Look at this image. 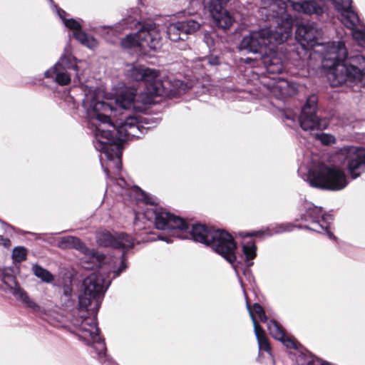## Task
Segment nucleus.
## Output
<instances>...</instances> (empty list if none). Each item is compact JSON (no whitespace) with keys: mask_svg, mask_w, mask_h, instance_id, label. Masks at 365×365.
<instances>
[{"mask_svg":"<svg viewBox=\"0 0 365 365\" xmlns=\"http://www.w3.org/2000/svg\"><path fill=\"white\" fill-rule=\"evenodd\" d=\"M82 106L95 125L93 145L96 150L104 154L109 161V167L114 169L115 176L110 177L109 170L103 168L107 177L106 193L113 192L123 200L135 197L146 204V207L155 205V198L141 190L138 187L131 186L120 175L122 168L123 142L132 138H140L146 129L140 125L137 119L126 116L125 120H111L114 111L110 104L100 101L94 93L85 95Z\"/></svg>","mask_w":365,"mask_h":365,"instance_id":"nucleus-1","label":"nucleus"},{"mask_svg":"<svg viewBox=\"0 0 365 365\" xmlns=\"http://www.w3.org/2000/svg\"><path fill=\"white\" fill-rule=\"evenodd\" d=\"M143 219L153 222L158 230L179 232L181 234L177 236L180 239H192L195 242L210 247L232 264L237 274L238 265L242 261L246 262L247 267L253 264L252 261L256 257L257 247L252 240L242 244V255L237 256L235 252L237 245L233 237L223 230L209 227L201 224L192 225L189 230V225L185 220L164 210L157 204L151 205V207H145L143 212L135 213V232L146 230L145 226L140 224V220ZM147 233L145 230V234Z\"/></svg>","mask_w":365,"mask_h":365,"instance_id":"nucleus-2","label":"nucleus"},{"mask_svg":"<svg viewBox=\"0 0 365 365\" xmlns=\"http://www.w3.org/2000/svg\"><path fill=\"white\" fill-rule=\"evenodd\" d=\"M111 283L109 277L96 271L86 277L83 282V292L78 296L79 308L75 312L79 317H73L71 322L76 328L79 338L91 346L93 356L101 365H118L106 354L104 339L99 335L97 327V313L104 294Z\"/></svg>","mask_w":365,"mask_h":365,"instance_id":"nucleus-3","label":"nucleus"},{"mask_svg":"<svg viewBox=\"0 0 365 365\" xmlns=\"http://www.w3.org/2000/svg\"><path fill=\"white\" fill-rule=\"evenodd\" d=\"M324 66L329 68L327 78L332 87L342 84L361 86L365 79V57L360 54L347 58L343 41L328 42L324 46Z\"/></svg>","mask_w":365,"mask_h":365,"instance_id":"nucleus-4","label":"nucleus"},{"mask_svg":"<svg viewBox=\"0 0 365 365\" xmlns=\"http://www.w3.org/2000/svg\"><path fill=\"white\" fill-rule=\"evenodd\" d=\"M257 18L267 23L264 28L272 29L281 36L279 41H287L292 34L294 20L287 13L286 4L282 0H261Z\"/></svg>","mask_w":365,"mask_h":365,"instance_id":"nucleus-5","label":"nucleus"},{"mask_svg":"<svg viewBox=\"0 0 365 365\" xmlns=\"http://www.w3.org/2000/svg\"><path fill=\"white\" fill-rule=\"evenodd\" d=\"M318 98L316 95L309 96L305 104L301 109L299 115V109L290 108L282 109L280 110L282 118L284 120H289L287 125L292 126L297 120L302 129L312 133L316 130H323L327 128L329 121L327 118H320L317 115Z\"/></svg>","mask_w":365,"mask_h":365,"instance_id":"nucleus-6","label":"nucleus"},{"mask_svg":"<svg viewBox=\"0 0 365 365\" xmlns=\"http://www.w3.org/2000/svg\"><path fill=\"white\" fill-rule=\"evenodd\" d=\"M305 180L312 187L330 191L341 190L349 183L347 176L341 169L325 164L309 169Z\"/></svg>","mask_w":365,"mask_h":365,"instance_id":"nucleus-7","label":"nucleus"},{"mask_svg":"<svg viewBox=\"0 0 365 365\" xmlns=\"http://www.w3.org/2000/svg\"><path fill=\"white\" fill-rule=\"evenodd\" d=\"M138 24H139L140 28L136 33L127 34L121 40L122 47L125 48L134 47L149 48L151 50L160 48L163 32L160 27L151 21L143 24L138 22Z\"/></svg>","mask_w":365,"mask_h":365,"instance_id":"nucleus-8","label":"nucleus"},{"mask_svg":"<svg viewBox=\"0 0 365 365\" xmlns=\"http://www.w3.org/2000/svg\"><path fill=\"white\" fill-rule=\"evenodd\" d=\"M73 73L80 81L78 61L71 53L64 52L58 61L44 72V78L59 86H67L71 81Z\"/></svg>","mask_w":365,"mask_h":365,"instance_id":"nucleus-9","label":"nucleus"},{"mask_svg":"<svg viewBox=\"0 0 365 365\" xmlns=\"http://www.w3.org/2000/svg\"><path fill=\"white\" fill-rule=\"evenodd\" d=\"M280 36L273 32L269 28H262L252 31L245 36L240 43V49L250 53H259L260 56L266 53V48L269 45L281 44L285 41H279Z\"/></svg>","mask_w":365,"mask_h":365,"instance_id":"nucleus-10","label":"nucleus"},{"mask_svg":"<svg viewBox=\"0 0 365 365\" xmlns=\"http://www.w3.org/2000/svg\"><path fill=\"white\" fill-rule=\"evenodd\" d=\"M126 76L133 81L145 83L146 93L158 96L163 93V85L159 78V71L144 66L133 64L126 71Z\"/></svg>","mask_w":365,"mask_h":365,"instance_id":"nucleus-11","label":"nucleus"},{"mask_svg":"<svg viewBox=\"0 0 365 365\" xmlns=\"http://www.w3.org/2000/svg\"><path fill=\"white\" fill-rule=\"evenodd\" d=\"M341 15V22L351 30L354 40L362 47H365V32L356 29L360 25L356 13L351 9V0H329Z\"/></svg>","mask_w":365,"mask_h":365,"instance_id":"nucleus-12","label":"nucleus"},{"mask_svg":"<svg viewBox=\"0 0 365 365\" xmlns=\"http://www.w3.org/2000/svg\"><path fill=\"white\" fill-rule=\"evenodd\" d=\"M305 210L300 216V220L305 222L300 228L309 230L319 233L326 232L330 239L335 238L333 233L327 231L329 222V216L324 215L322 207L314 206L312 204H306Z\"/></svg>","mask_w":365,"mask_h":365,"instance_id":"nucleus-13","label":"nucleus"},{"mask_svg":"<svg viewBox=\"0 0 365 365\" xmlns=\"http://www.w3.org/2000/svg\"><path fill=\"white\" fill-rule=\"evenodd\" d=\"M122 252L119 256H106L99 252L96 251L99 255L103 256V259L100 260V264H96L95 262H89L83 266L86 269H96L101 272L104 276L109 277L110 280L120 276V274L127 268L125 263V253L129 250H121Z\"/></svg>","mask_w":365,"mask_h":365,"instance_id":"nucleus-14","label":"nucleus"},{"mask_svg":"<svg viewBox=\"0 0 365 365\" xmlns=\"http://www.w3.org/2000/svg\"><path fill=\"white\" fill-rule=\"evenodd\" d=\"M230 0H202L204 9L211 16L216 26L223 30L229 29L233 23L230 14L224 8Z\"/></svg>","mask_w":365,"mask_h":365,"instance_id":"nucleus-15","label":"nucleus"},{"mask_svg":"<svg viewBox=\"0 0 365 365\" xmlns=\"http://www.w3.org/2000/svg\"><path fill=\"white\" fill-rule=\"evenodd\" d=\"M98 243L103 247H110L115 249L130 250L133 248L135 242H140L137 238H133L131 236L124 232L113 235L109 232L105 231L98 234Z\"/></svg>","mask_w":365,"mask_h":365,"instance_id":"nucleus-16","label":"nucleus"},{"mask_svg":"<svg viewBox=\"0 0 365 365\" xmlns=\"http://www.w3.org/2000/svg\"><path fill=\"white\" fill-rule=\"evenodd\" d=\"M58 247L61 249L73 248L84 255L83 264L93 262L96 264H100V260L103 259V256L99 255L96 250H91L81 242V240L73 236H66L61 238L58 242Z\"/></svg>","mask_w":365,"mask_h":365,"instance_id":"nucleus-17","label":"nucleus"},{"mask_svg":"<svg viewBox=\"0 0 365 365\" xmlns=\"http://www.w3.org/2000/svg\"><path fill=\"white\" fill-rule=\"evenodd\" d=\"M322 34V30L316 23L298 24L295 31L296 39L304 48L320 44Z\"/></svg>","mask_w":365,"mask_h":365,"instance_id":"nucleus-18","label":"nucleus"},{"mask_svg":"<svg viewBox=\"0 0 365 365\" xmlns=\"http://www.w3.org/2000/svg\"><path fill=\"white\" fill-rule=\"evenodd\" d=\"M200 26V21L192 19L178 21L168 26L167 34L172 41H185L188 35L196 32Z\"/></svg>","mask_w":365,"mask_h":365,"instance_id":"nucleus-19","label":"nucleus"},{"mask_svg":"<svg viewBox=\"0 0 365 365\" xmlns=\"http://www.w3.org/2000/svg\"><path fill=\"white\" fill-rule=\"evenodd\" d=\"M345 162L352 179H356L365 172V149L349 147L346 150Z\"/></svg>","mask_w":365,"mask_h":365,"instance_id":"nucleus-20","label":"nucleus"},{"mask_svg":"<svg viewBox=\"0 0 365 365\" xmlns=\"http://www.w3.org/2000/svg\"><path fill=\"white\" fill-rule=\"evenodd\" d=\"M266 95L269 98L284 101L287 97L293 96L297 92V86L294 83L278 78H274L270 83H264Z\"/></svg>","mask_w":365,"mask_h":365,"instance_id":"nucleus-21","label":"nucleus"},{"mask_svg":"<svg viewBox=\"0 0 365 365\" xmlns=\"http://www.w3.org/2000/svg\"><path fill=\"white\" fill-rule=\"evenodd\" d=\"M291 5L297 12L316 17L322 16L327 11L325 0H292Z\"/></svg>","mask_w":365,"mask_h":365,"instance_id":"nucleus-22","label":"nucleus"},{"mask_svg":"<svg viewBox=\"0 0 365 365\" xmlns=\"http://www.w3.org/2000/svg\"><path fill=\"white\" fill-rule=\"evenodd\" d=\"M261 61L268 73L279 74L284 69L282 59L274 52L262 54Z\"/></svg>","mask_w":365,"mask_h":365,"instance_id":"nucleus-23","label":"nucleus"},{"mask_svg":"<svg viewBox=\"0 0 365 365\" xmlns=\"http://www.w3.org/2000/svg\"><path fill=\"white\" fill-rule=\"evenodd\" d=\"M136 95V89L133 88H125L116 97L115 106L123 110H128L134 108Z\"/></svg>","mask_w":365,"mask_h":365,"instance_id":"nucleus-24","label":"nucleus"},{"mask_svg":"<svg viewBox=\"0 0 365 365\" xmlns=\"http://www.w3.org/2000/svg\"><path fill=\"white\" fill-rule=\"evenodd\" d=\"M247 309L250 314V316L252 319L254 325V331L258 342L259 349L261 350H264L267 352H269L271 351V347L269 344L268 339L264 332V330L259 327L258 323L255 319V315H253L252 312L250 308V304L247 302Z\"/></svg>","mask_w":365,"mask_h":365,"instance_id":"nucleus-25","label":"nucleus"},{"mask_svg":"<svg viewBox=\"0 0 365 365\" xmlns=\"http://www.w3.org/2000/svg\"><path fill=\"white\" fill-rule=\"evenodd\" d=\"M60 300H61V306L65 309L72 311V313L71 314V317H68L71 324L73 326V330H71V331L74 333L79 337V335L78 334L76 327L71 322V319H73V317H80V314H78V312H75V310L78 309L79 308V307L78 308H75V300L73 299L72 297L67 296V297H64L63 296H61Z\"/></svg>","mask_w":365,"mask_h":365,"instance_id":"nucleus-26","label":"nucleus"},{"mask_svg":"<svg viewBox=\"0 0 365 365\" xmlns=\"http://www.w3.org/2000/svg\"><path fill=\"white\" fill-rule=\"evenodd\" d=\"M73 36L82 45L90 49L93 50L98 46V42L96 39L93 36L85 33L82 30L78 31H73Z\"/></svg>","mask_w":365,"mask_h":365,"instance_id":"nucleus-27","label":"nucleus"},{"mask_svg":"<svg viewBox=\"0 0 365 365\" xmlns=\"http://www.w3.org/2000/svg\"><path fill=\"white\" fill-rule=\"evenodd\" d=\"M1 281L14 296H17L23 290L13 274L4 273L1 275Z\"/></svg>","mask_w":365,"mask_h":365,"instance_id":"nucleus-28","label":"nucleus"},{"mask_svg":"<svg viewBox=\"0 0 365 365\" xmlns=\"http://www.w3.org/2000/svg\"><path fill=\"white\" fill-rule=\"evenodd\" d=\"M34 274L46 283H51L54 280L53 275L46 269L38 264H34L32 267Z\"/></svg>","mask_w":365,"mask_h":365,"instance_id":"nucleus-29","label":"nucleus"},{"mask_svg":"<svg viewBox=\"0 0 365 365\" xmlns=\"http://www.w3.org/2000/svg\"><path fill=\"white\" fill-rule=\"evenodd\" d=\"M16 297H19L26 307L31 309L34 312L38 314L43 312V309L31 299L24 289Z\"/></svg>","mask_w":365,"mask_h":365,"instance_id":"nucleus-30","label":"nucleus"},{"mask_svg":"<svg viewBox=\"0 0 365 365\" xmlns=\"http://www.w3.org/2000/svg\"><path fill=\"white\" fill-rule=\"evenodd\" d=\"M267 329L270 334L277 340L284 338V331L282 327L275 320L272 319L267 322Z\"/></svg>","mask_w":365,"mask_h":365,"instance_id":"nucleus-31","label":"nucleus"},{"mask_svg":"<svg viewBox=\"0 0 365 365\" xmlns=\"http://www.w3.org/2000/svg\"><path fill=\"white\" fill-rule=\"evenodd\" d=\"M12 257L14 261L21 262L26 259V250L23 247H17L13 250Z\"/></svg>","mask_w":365,"mask_h":365,"instance_id":"nucleus-32","label":"nucleus"},{"mask_svg":"<svg viewBox=\"0 0 365 365\" xmlns=\"http://www.w3.org/2000/svg\"><path fill=\"white\" fill-rule=\"evenodd\" d=\"M216 34L215 33L207 32L204 34V41L208 46L210 50H215L219 43V40L215 38Z\"/></svg>","mask_w":365,"mask_h":365,"instance_id":"nucleus-33","label":"nucleus"},{"mask_svg":"<svg viewBox=\"0 0 365 365\" xmlns=\"http://www.w3.org/2000/svg\"><path fill=\"white\" fill-rule=\"evenodd\" d=\"M202 65H210V66H217L220 65V58L217 55L210 54L207 56H205L202 58Z\"/></svg>","mask_w":365,"mask_h":365,"instance_id":"nucleus-34","label":"nucleus"},{"mask_svg":"<svg viewBox=\"0 0 365 365\" xmlns=\"http://www.w3.org/2000/svg\"><path fill=\"white\" fill-rule=\"evenodd\" d=\"M63 24L65 26L70 29L74 30V31H81V24L74 19L71 18L65 19Z\"/></svg>","mask_w":365,"mask_h":365,"instance_id":"nucleus-35","label":"nucleus"},{"mask_svg":"<svg viewBox=\"0 0 365 365\" xmlns=\"http://www.w3.org/2000/svg\"><path fill=\"white\" fill-rule=\"evenodd\" d=\"M294 226L289 223H282L274 226L273 228V232L275 234H279L285 232H289L292 230Z\"/></svg>","mask_w":365,"mask_h":365,"instance_id":"nucleus-36","label":"nucleus"},{"mask_svg":"<svg viewBox=\"0 0 365 365\" xmlns=\"http://www.w3.org/2000/svg\"><path fill=\"white\" fill-rule=\"evenodd\" d=\"M316 138L319 139L323 144L329 145L334 142V138L329 134L327 133H316Z\"/></svg>","mask_w":365,"mask_h":365,"instance_id":"nucleus-37","label":"nucleus"},{"mask_svg":"<svg viewBox=\"0 0 365 365\" xmlns=\"http://www.w3.org/2000/svg\"><path fill=\"white\" fill-rule=\"evenodd\" d=\"M286 347L289 348V349H297V345L295 344V342L287 337L285 335H284V338H283L282 340H279Z\"/></svg>","mask_w":365,"mask_h":365,"instance_id":"nucleus-38","label":"nucleus"},{"mask_svg":"<svg viewBox=\"0 0 365 365\" xmlns=\"http://www.w3.org/2000/svg\"><path fill=\"white\" fill-rule=\"evenodd\" d=\"M51 4L53 6V7H54V8L56 9V13H57L58 16H59V18H60V19H61V20L63 21V22H64V20H65V19H67L66 18V16L67 15L66 12L64 10H63V9H60V8H58V7H57V6H56V5H54V4H53H53Z\"/></svg>","mask_w":365,"mask_h":365,"instance_id":"nucleus-39","label":"nucleus"},{"mask_svg":"<svg viewBox=\"0 0 365 365\" xmlns=\"http://www.w3.org/2000/svg\"><path fill=\"white\" fill-rule=\"evenodd\" d=\"M0 246L9 248L11 246L10 240L7 237H4L3 235H0Z\"/></svg>","mask_w":365,"mask_h":365,"instance_id":"nucleus-40","label":"nucleus"},{"mask_svg":"<svg viewBox=\"0 0 365 365\" xmlns=\"http://www.w3.org/2000/svg\"><path fill=\"white\" fill-rule=\"evenodd\" d=\"M250 308H251L250 307ZM251 311L252 312V314H254L253 312L255 313H256L258 316L259 314H261L264 311V309L262 308V307L258 303H255L254 305H253V310L252 309H250Z\"/></svg>","mask_w":365,"mask_h":365,"instance_id":"nucleus-41","label":"nucleus"},{"mask_svg":"<svg viewBox=\"0 0 365 365\" xmlns=\"http://www.w3.org/2000/svg\"><path fill=\"white\" fill-rule=\"evenodd\" d=\"M61 296L64 297H72V288L70 285H66L63 287V293Z\"/></svg>","mask_w":365,"mask_h":365,"instance_id":"nucleus-42","label":"nucleus"},{"mask_svg":"<svg viewBox=\"0 0 365 365\" xmlns=\"http://www.w3.org/2000/svg\"><path fill=\"white\" fill-rule=\"evenodd\" d=\"M131 21V18L129 17L127 19H123L122 21V26L126 28H132V25H130V22Z\"/></svg>","mask_w":365,"mask_h":365,"instance_id":"nucleus-43","label":"nucleus"},{"mask_svg":"<svg viewBox=\"0 0 365 365\" xmlns=\"http://www.w3.org/2000/svg\"><path fill=\"white\" fill-rule=\"evenodd\" d=\"M258 317H259V319H260V321H261L262 322H267H267H269L267 321V320H268V319H267V317L266 316V314H265V312H262L261 314H259Z\"/></svg>","mask_w":365,"mask_h":365,"instance_id":"nucleus-44","label":"nucleus"},{"mask_svg":"<svg viewBox=\"0 0 365 365\" xmlns=\"http://www.w3.org/2000/svg\"><path fill=\"white\" fill-rule=\"evenodd\" d=\"M65 101L68 103H73L74 104V100L73 98L71 96H66Z\"/></svg>","mask_w":365,"mask_h":365,"instance_id":"nucleus-45","label":"nucleus"},{"mask_svg":"<svg viewBox=\"0 0 365 365\" xmlns=\"http://www.w3.org/2000/svg\"><path fill=\"white\" fill-rule=\"evenodd\" d=\"M160 239L162 240L166 241L168 243L172 242V240H168V239H165L164 237H160Z\"/></svg>","mask_w":365,"mask_h":365,"instance_id":"nucleus-46","label":"nucleus"},{"mask_svg":"<svg viewBox=\"0 0 365 365\" xmlns=\"http://www.w3.org/2000/svg\"><path fill=\"white\" fill-rule=\"evenodd\" d=\"M0 222H1V224H3L4 225L6 226L7 227H9V228H11V229H13V227H11V226H9V225H6V223H4L3 221L0 220Z\"/></svg>","mask_w":365,"mask_h":365,"instance_id":"nucleus-47","label":"nucleus"},{"mask_svg":"<svg viewBox=\"0 0 365 365\" xmlns=\"http://www.w3.org/2000/svg\"><path fill=\"white\" fill-rule=\"evenodd\" d=\"M142 240H143V241H148V239H145V237H142Z\"/></svg>","mask_w":365,"mask_h":365,"instance_id":"nucleus-48","label":"nucleus"},{"mask_svg":"<svg viewBox=\"0 0 365 365\" xmlns=\"http://www.w3.org/2000/svg\"><path fill=\"white\" fill-rule=\"evenodd\" d=\"M48 1L50 2V4H53V0H48Z\"/></svg>","mask_w":365,"mask_h":365,"instance_id":"nucleus-49","label":"nucleus"},{"mask_svg":"<svg viewBox=\"0 0 365 365\" xmlns=\"http://www.w3.org/2000/svg\"><path fill=\"white\" fill-rule=\"evenodd\" d=\"M249 60H251V58H247V59H246V62H248V61H249Z\"/></svg>","mask_w":365,"mask_h":365,"instance_id":"nucleus-50","label":"nucleus"}]
</instances>
